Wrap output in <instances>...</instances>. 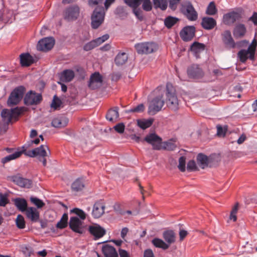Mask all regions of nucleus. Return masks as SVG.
Returning <instances> with one entry per match:
<instances>
[{
    "label": "nucleus",
    "mask_w": 257,
    "mask_h": 257,
    "mask_svg": "<svg viewBox=\"0 0 257 257\" xmlns=\"http://www.w3.org/2000/svg\"><path fill=\"white\" fill-rule=\"evenodd\" d=\"M21 251L26 256H30L34 252L33 248L28 245H23L21 247Z\"/></svg>",
    "instance_id": "a18cd8bd"
},
{
    "label": "nucleus",
    "mask_w": 257,
    "mask_h": 257,
    "mask_svg": "<svg viewBox=\"0 0 257 257\" xmlns=\"http://www.w3.org/2000/svg\"><path fill=\"white\" fill-rule=\"evenodd\" d=\"M79 13V8L78 6L70 7L67 8L64 12V19L67 21L75 20L78 17Z\"/></svg>",
    "instance_id": "f8f14e48"
},
{
    "label": "nucleus",
    "mask_w": 257,
    "mask_h": 257,
    "mask_svg": "<svg viewBox=\"0 0 257 257\" xmlns=\"http://www.w3.org/2000/svg\"><path fill=\"white\" fill-rule=\"evenodd\" d=\"M12 179L13 182L20 187L30 188L32 186V182L30 179L24 178L19 176H14Z\"/></svg>",
    "instance_id": "412c9836"
},
{
    "label": "nucleus",
    "mask_w": 257,
    "mask_h": 257,
    "mask_svg": "<svg viewBox=\"0 0 257 257\" xmlns=\"http://www.w3.org/2000/svg\"><path fill=\"white\" fill-rule=\"evenodd\" d=\"M153 244L156 247L161 248L164 250L169 248V245L165 242L162 239L155 238L152 241Z\"/></svg>",
    "instance_id": "4c0bfd02"
},
{
    "label": "nucleus",
    "mask_w": 257,
    "mask_h": 257,
    "mask_svg": "<svg viewBox=\"0 0 257 257\" xmlns=\"http://www.w3.org/2000/svg\"><path fill=\"white\" fill-rule=\"evenodd\" d=\"M14 204L19 210L26 211L28 208L27 202L24 198H17L14 200Z\"/></svg>",
    "instance_id": "bb28decb"
},
{
    "label": "nucleus",
    "mask_w": 257,
    "mask_h": 257,
    "mask_svg": "<svg viewBox=\"0 0 257 257\" xmlns=\"http://www.w3.org/2000/svg\"><path fill=\"white\" fill-rule=\"evenodd\" d=\"M181 0H170L169 7L172 10H175L177 8V5Z\"/></svg>",
    "instance_id": "338daca9"
},
{
    "label": "nucleus",
    "mask_w": 257,
    "mask_h": 257,
    "mask_svg": "<svg viewBox=\"0 0 257 257\" xmlns=\"http://www.w3.org/2000/svg\"><path fill=\"white\" fill-rule=\"evenodd\" d=\"M246 28L242 24H237L234 28V32H245Z\"/></svg>",
    "instance_id": "680f3d73"
},
{
    "label": "nucleus",
    "mask_w": 257,
    "mask_h": 257,
    "mask_svg": "<svg viewBox=\"0 0 257 257\" xmlns=\"http://www.w3.org/2000/svg\"><path fill=\"white\" fill-rule=\"evenodd\" d=\"M186 157L184 156L181 157L179 159V165L178 167L180 171L184 172L185 171L186 168Z\"/></svg>",
    "instance_id": "8fccbe9b"
},
{
    "label": "nucleus",
    "mask_w": 257,
    "mask_h": 257,
    "mask_svg": "<svg viewBox=\"0 0 257 257\" xmlns=\"http://www.w3.org/2000/svg\"><path fill=\"white\" fill-rule=\"evenodd\" d=\"M223 41L227 47H234L235 43L230 35V33H224L223 36Z\"/></svg>",
    "instance_id": "72a5a7b5"
},
{
    "label": "nucleus",
    "mask_w": 257,
    "mask_h": 257,
    "mask_svg": "<svg viewBox=\"0 0 257 257\" xmlns=\"http://www.w3.org/2000/svg\"><path fill=\"white\" fill-rule=\"evenodd\" d=\"M88 231L94 237L95 240L102 237L106 233V231L104 228L97 224L89 226Z\"/></svg>",
    "instance_id": "dca6fc26"
},
{
    "label": "nucleus",
    "mask_w": 257,
    "mask_h": 257,
    "mask_svg": "<svg viewBox=\"0 0 257 257\" xmlns=\"http://www.w3.org/2000/svg\"><path fill=\"white\" fill-rule=\"evenodd\" d=\"M180 21L178 18L173 17L172 16H169L167 17L164 21L165 26L168 28H172L174 25L177 24Z\"/></svg>",
    "instance_id": "ea45409f"
},
{
    "label": "nucleus",
    "mask_w": 257,
    "mask_h": 257,
    "mask_svg": "<svg viewBox=\"0 0 257 257\" xmlns=\"http://www.w3.org/2000/svg\"><path fill=\"white\" fill-rule=\"evenodd\" d=\"M102 81V76L99 73L95 72L90 76L88 86L92 89H96L101 86Z\"/></svg>",
    "instance_id": "a211bd4d"
},
{
    "label": "nucleus",
    "mask_w": 257,
    "mask_h": 257,
    "mask_svg": "<svg viewBox=\"0 0 257 257\" xmlns=\"http://www.w3.org/2000/svg\"><path fill=\"white\" fill-rule=\"evenodd\" d=\"M84 187L83 182L82 180L78 179L75 180L72 184V189L75 191L81 190Z\"/></svg>",
    "instance_id": "37998d69"
},
{
    "label": "nucleus",
    "mask_w": 257,
    "mask_h": 257,
    "mask_svg": "<svg viewBox=\"0 0 257 257\" xmlns=\"http://www.w3.org/2000/svg\"><path fill=\"white\" fill-rule=\"evenodd\" d=\"M144 257H154L153 251L151 249H146L144 251Z\"/></svg>",
    "instance_id": "774afa93"
},
{
    "label": "nucleus",
    "mask_w": 257,
    "mask_h": 257,
    "mask_svg": "<svg viewBox=\"0 0 257 257\" xmlns=\"http://www.w3.org/2000/svg\"><path fill=\"white\" fill-rule=\"evenodd\" d=\"M25 92V88L24 86H20L16 88L8 98V104L9 106L18 104L22 100Z\"/></svg>",
    "instance_id": "0eeeda50"
},
{
    "label": "nucleus",
    "mask_w": 257,
    "mask_h": 257,
    "mask_svg": "<svg viewBox=\"0 0 257 257\" xmlns=\"http://www.w3.org/2000/svg\"><path fill=\"white\" fill-rule=\"evenodd\" d=\"M124 2L130 7L136 9L141 4V0H124Z\"/></svg>",
    "instance_id": "de8ad7c7"
},
{
    "label": "nucleus",
    "mask_w": 257,
    "mask_h": 257,
    "mask_svg": "<svg viewBox=\"0 0 257 257\" xmlns=\"http://www.w3.org/2000/svg\"><path fill=\"white\" fill-rule=\"evenodd\" d=\"M21 113L22 109L18 107L11 109H4L1 112V116L4 123L9 124L13 119L17 120Z\"/></svg>",
    "instance_id": "39448f33"
},
{
    "label": "nucleus",
    "mask_w": 257,
    "mask_h": 257,
    "mask_svg": "<svg viewBox=\"0 0 257 257\" xmlns=\"http://www.w3.org/2000/svg\"><path fill=\"white\" fill-rule=\"evenodd\" d=\"M17 226L19 229H23L25 227V221L24 217L21 215H18L16 219Z\"/></svg>",
    "instance_id": "49530a36"
},
{
    "label": "nucleus",
    "mask_w": 257,
    "mask_h": 257,
    "mask_svg": "<svg viewBox=\"0 0 257 257\" xmlns=\"http://www.w3.org/2000/svg\"><path fill=\"white\" fill-rule=\"evenodd\" d=\"M30 200L35 205H36L38 208H41L45 205V203L42 200L39 199L38 198L31 197Z\"/></svg>",
    "instance_id": "09e8293b"
},
{
    "label": "nucleus",
    "mask_w": 257,
    "mask_h": 257,
    "mask_svg": "<svg viewBox=\"0 0 257 257\" xmlns=\"http://www.w3.org/2000/svg\"><path fill=\"white\" fill-rule=\"evenodd\" d=\"M74 77V72L70 69L63 71L61 76V79L65 82L71 81Z\"/></svg>",
    "instance_id": "2f4dec72"
},
{
    "label": "nucleus",
    "mask_w": 257,
    "mask_h": 257,
    "mask_svg": "<svg viewBox=\"0 0 257 257\" xmlns=\"http://www.w3.org/2000/svg\"><path fill=\"white\" fill-rule=\"evenodd\" d=\"M216 25V22L214 19L211 17H204L202 19L201 26L205 30H210Z\"/></svg>",
    "instance_id": "5701e85b"
},
{
    "label": "nucleus",
    "mask_w": 257,
    "mask_h": 257,
    "mask_svg": "<svg viewBox=\"0 0 257 257\" xmlns=\"http://www.w3.org/2000/svg\"><path fill=\"white\" fill-rule=\"evenodd\" d=\"M238 209V203H236L233 207L230 215V219L233 220V221H235L237 219L236 214L237 212Z\"/></svg>",
    "instance_id": "5fc2aeb1"
},
{
    "label": "nucleus",
    "mask_w": 257,
    "mask_h": 257,
    "mask_svg": "<svg viewBox=\"0 0 257 257\" xmlns=\"http://www.w3.org/2000/svg\"><path fill=\"white\" fill-rule=\"evenodd\" d=\"M118 108L117 107L110 109L106 114V118L110 121H115L119 117Z\"/></svg>",
    "instance_id": "c85d7f7f"
},
{
    "label": "nucleus",
    "mask_w": 257,
    "mask_h": 257,
    "mask_svg": "<svg viewBox=\"0 0 257 257\" xmlns=\"http://www.w3.org/2000/svg\"><path fill=\"white\" fill-rule=\"evenodd\" d=\"M187 169L189 172L194 171L197 170L195 162L194 160H190L187 165Z\"/></svg>",
    "instance_id": "6e6d98bb"
},
{
    "label": "nucleus",
    "mask_w": 257,
    "mask_h": 257,
    "mask_svg": "<svg viewBox=\"0 0 257 257\" xmlns=\"http://www.w3.org/2000/svg\"><path fill=\"white\" fill-rule=\"evenodd\" d=\"M104 204L100 201L96 202L93 205L92 215L95 218L100 217L104 213Z\"/></svg>",
    "instance_id": "aec40b11"
},
{
    "label": "nucleus",
    "mask_w": 257,
    "mask_h": 257,
    "mask_svg": "<svg viewBox=\"0 0 257 257\" xmlns=\"http://www.w3.org/2000/svg\"><path fill=\"white\" fill-rule=\"evenodd\" d=\"M61 104V100L57 97L56 95L54 96L53 100L52 101V103L51 104V107L54 108V109H56L58 107H60V106Z\"/></svg>",
    "instance_id": "4d7b16f0"
},
{
    "label": "nucleus",
    "mask_w": 257,
    "mask_h": 257,
    "mask_svg": "<svg viewBox=\"0 0 257 257\" xmlns=\"http://www.w3.org/2000/svg\"><path fill=\"white\" fill-rule=\"evenodd\" d=\"M22 66L28 67L34 62L33 57L29 53H23L20 56Z\"/></svg>",
    "instance_id": "b1692460"
},
{
    "label": "nucleus",
    "mask_w": 257,
    "mask_h": 257,
    "mask_svg": "<svg viewBox=\"0 0 257 257\" xmlns=\"http://www.w3.org/2000/svg\"><path fill=\"white\" fill-rule=\"evenodd\" d=\"M256 36L257 33H255L252 42L249 45L247 50L241 49L238 52V57L242 63H245L247 59L251 60H254L255 49L257 45Z\"/></svg>",
    "instance_id": "f03ea898"
},
{
    "label": "nucleus",
    "mask_w": 257,
    "mask_h": 257,
    "mask_svg": "<svg viewBox=\"0 0 257 257\" xmlns=\"http://www.w3.org/2000/svg\"><path fill=\"white\" fill-rule=\"evenodd\" d=\"M154 122L153 118L148 119H139L137 123L138 126L143 130H145L152 125Z\"/></svg>",
    "instance_id": "c9c22d12"
},
{
    "label": "nucleus",
    "mask_w": 257,
    "mask_h": 257,
    "mask_svg": "<svg viewBox=\"0 0 257 257\" xmlns=\"http://www.w3.org/2000/svg\"><path fill=\"white\" fill-rule=\"evenodd\" d=\"M68 214H63L60 221L58 222V223L56 225V228L60 229H62L66 228L68 226Z\"/></svg>",
    "instance_id": "e433bc0d"
},
{
    "label": "nucleus",
    "mask_w": 257,
    "mask_h": 257,
    "mask_svg": "<svg viewBox=\"0 0 257 257\" xmlns=\"http://www.w3.org/2000/svg\"><path fill=\"white\" fill-rule=\"evenodd\" d=\"M135 48L138 54H148L156 51L158 46L156 43L148 42L136 44Z\"/></svg>",
    "instance_id": "20e7f679"
},
{
    "label": "nucleus",
    "mask_w": 257,
    "mask_h": 257,
    "mask_svg": "<svg viewBox=\"0 0 257 257\" xmlns=\"http://www.w3.org/2000/svg\"><path fill=\"white\" fill-rule=\"evenodd\" d=\"M144 140L153 146L154 150H159L162 148V139L155 134L147 135Z\"/></svg>",
    "instance_id": "4468645a"
},
{
    "label": "nucleus",
    "mask_w": 257,
    "mask_h": 257,
    "mask_svg": "<svg viewBox=\"0 0 257 257\" xmlns=\"http://www.w3.org/2000/svg\"><path fill=\"white\" fill-rule=\"evenodd\" d=\"M196 28L194 26L184 27L180 32H195Z\"/></svg>",
    "instance_id": "0e129e2a"
},
{
    "label": "nucleus",
    "mask_w": 257,
    "mask_h": 257,
    "mask_svg": "<svg viewBox=\"0 0 257 257\" xmlns=\"http://www.w3.org/2000/svg\"><path fill=\"white\" fill-rule=\"evenodd\" d=\"M127 59V54L124 52H122L119 53L116 55L114 61L116 65H122L126 62Z\"/></svg>",
    "instance_id": "473e14b6"
},
{
    "label": "nucleus",
    "mask_w": 257,
    "mask_h": 257,
    "mask_svg": "<svg viewBox=\"0 0 257 257\" xmlns=\"http://www.w3.org/2000/svg\"><path fill=\"white\" fill-rule=\"evenodd\" d=\"M24 153L23 151H17L12 154L9 155L2 159V162L3 164L7 163L11 160L16 159L21 156V155Z\"/></svg>",
    "instance_id": "58836bf2"
},
{
    "label": "nucleus",
    "mask_w": 257,
    "mask_h": 257,
    "mask_svg": "<svg viewBox=\"0 0 257 257\" xmlns=\"http://www.w3.org/2000/svg\"><path fill=\"white\" fill-rule=\"evenodd\" d=\"M105 9L101 5L97 6L91 15V27L98 28L103 22L105 15Z\"/></svg>",
    "instance_id": "7ed1b4c3"
},
{
    "label": "nucleus",
    "mask_w": 257,
    "mask_h": 257,
    "mask_svg": "<svg viewBox=\"0 0 257 257\" xmlns=\"http://www.w3.org/2000/svg\"><path fill=\"white\" fill-rule=\"evenodd\" d=\"M47 150H48L50 153V151L47 146L41 145L39 147L36 148L32 150H26V149L24 150L23 152L24 154L26 156L30 157L39 156V158H44L48 156Z\"/></svg>",
    "instance_id": "6e6552de"
},
{
    "label": "nucleus",
    "mask_w": 257,
    "mask_h": 257,
    "mask_svg": "<svg viewBox=\"0 0 257 257\" xmlns=\"http://www.w3.org/2000/svg\"><path fill=\"white\" fill-rule=\"evenodd\" d=\"M163 236L167 243L170 244L175 242L176 236L173 230H167L163 232Z\"/></svg>",
    "instance_id": "c756f323"
},
{
    "label": "nucleus",
    "mask_w": 257,
    "mask_h": 257,
    "mask_svg": "<svg viewBox=\"0 0 257 257\" xmlns=\"http://www.w3.org/2000/svg\"><path fill=\"white\" fill-rule=\"evenodd\" d=\"M68 119L65 116H59L54 118L51 122L52 125L55 127H63L67 125Z\"/></svg>",
    "instance_id": "a878e982"
},
{
    "label": "nucleus",
    "mask_w": 257,
    "mask_h": 257,
    "mask_svg": "<svg viewBox=\"0 0 257 257\" xmlns=\"http://www.w3.org/2000/svg\"><path fill=\"white\" fill-rule=\"evenodd\" d=\"M142 2L143 3L142 8L144 10L149 12L152 10V6L150 0H141Z\"/></svg>",
    "instance_id": "864d4df0"
},
{
    "label": "nucleus",
    "mask_w": 257,
    "mask_h": 257,
    "mask_svg": "<svg viewBox=\"0 0 257 257\" xmlns=\"http://www.w3.org/2000/svg\"><path fill=\"white\" fill-rule=\"evenodd\" d=\"M27 217L32 221L36 222L39 219V213L35 208L29 207L26 211Z\"/></svg>",
    "instance_id": "cd10ccee"
},
{
    "label": "nucleus",
    "mask_w": 257,
    "mask_h": 257,
    "mask_svg": "<svg viewBox=\"0 0 257 257\" xmlns=\"http://www.w3.org/2000/svg\"><path fill=\"white\" fill-rule=\"evenodd\" d=\"M163 96L162 93H160L150 102L148 108V113L149 114L154 115L161 110L164 104Z\"/></svg>",
    "instance_id": "423d86ee"
},
{
    "label": "nucleus",
    "mask_w": 257,
    "mask_h": 257,
    "mask_svg": "<svg viewBox=\"0 0 257 257\" xmlns=\"http://www.w3.org/2000/svg\"><path fill=\"white\" fill-rule=\"evenodd\" d=\"M69 227L75 232L82 234L83 232V229L82 227V221L77 217L70 218Z\"/></svg>",
    "instance_id": "6ab92c4d"
},
{
    "label": "nucleus",
    "mask_w": 257,
    "mask_h": 257,
    "mask_svg": "<svg viewBox=\"0 0 257 257\" xmlns=\"http://www.w3.org/2000/svg\"><path fill=\"white\" fill-rule=\"evenodd\" d=\"M145 110V106L143 104H140L134 108L128 109L127 112L141 113Z\"/></svg>",
    "instance_id": "3c124183"
},
{
    "label": "nucleus",
    "mask_w": 257,
    "mask_h": 257,
    "mask_svg": "<svg viewBox=\"0 0 257 257\" xmlns=\"http://www.w3.org/2000/svg\"><path fill=\"white\" fill-rule=\"evenodd\" d=\"M126 9V7L118 6L116 8L114 14L120 19H124L127 16V12Z\"/></svg>",
    "instance_id": "f704fd0d"
},
{
    "label": "nucleus",
    "mask_w": 257,
    "mask_h": 257,
    "mask_svg": "<svg viewBox=\"0 0 257 257\" xmlns=\"http://www.w3.org/2000/svg\"><path fill=\"white\" fill-rule=\"evenodd\" d=\"M102 251L105 257H118L117 253L114 247L109 244L103 245Z\"/></svg>",
    "instance_id": "393cba45"
},
{
    "label": "nucleus",
    "mask_w": 257,
    "mask_h": 257,
    "mask_svg": "<svg viewBox=\"0 0 257 257\" xmlns=\"http://www.w3.org/2000/svg\"><path fill=\"white\" fill-rule=\"evenodd\" d=\"M180 37L185 42L191 41L195 36V33H180Z\"/></svg>",
    "instance_id": "603ef678"
},
{
    "label": "nucleus",
    "mask_w": 257,
    "mask_h": 257,
    "mask_svg": "<svg viewBox=\"0 0 257 257\" xmlns=\"http://www.w3.org/2000/svg\"><path fill=\"white\" fill-rule=\"evenodd\" d=\"M72 212L75 213L81 219L84 220L86 218V214L85 212L81 209L78 208H74L72 210Z\"/></svg>",
    "instance_id": "13d9d810"
},
{
    "label": "nucleus",
    "mask_w": 257,
    "mask_h": 257,
    "mask_svg": "<svg viewBox=\"0 0 257 257\" xmlns=\"http://www.w3.org/2000/svg\"><path fill=\"white\" fill-rule=\"evenodd\" d=\"M133 11L135 16L139 20L143 21L144 20V16L143 15V12L141 10L139 9H137V8H136L134 9Z\"/></svg>",
    "instance_id": "e2e57ef3"
},
{
    "label": "nucleus",
    "mask_w": 257,
    "mask_h": 257,
    "mask_svg": "<svg viewBox=\"0 0 257 257\" xmlns=\"http://www.w3.org/2000/svg\"><path fill=\"white\" fill-rule=\"evenodd\" d=\"M55 44V40L52 37H47L40 40L37 45L38 50L47 52L53 48Z\"/></svg>",
    "instance_id": "ddd939ff"
},
{
    "label": "nucleus",
    "mask_w": 257,
    "mask_h": 257,
    "mask_svg": "<svg viewBox=\"0 0 257 257\" xmlns=\"http://www.w3.org/2000/svg\"><path fill=\"white\" fill-rule=\"evenodd\" d=\"M114 130L119 134H122L124 132L125 125L123 123H119L113 127Z\"/></svg>",
    "instance_id": "bf43d9fd"
},
{
    "label": "nucleus",
    "mask_w": 257,
    "mask_h": 257,
    "mask_svg": "<svg viewBox=\"0 0 257 257\" xmlns=\"http://www.w3.org/2000/svg\"><path fill=\"white\" fill-rule=\"evenodd\" d=\"M187 75L190 78L200 79L203 76L204 73L198 65L193 64L188 68Z\"/></svg>",
    "instance_id": "2eb2a0df"
},
{
    "label": "nucleus",
    "mask_w": 257,
    "mask_h": 257,
    "mask_svg": "<svg viewBox=\"0 0 257 257\" xmlns=\"http://www.w3.org/2000/svg\"><path fill=\"white\" fill-rule=\"evenodd\" d=\"M109 38V35L105 34L101 37H99L95 40H93L90 42L86 44L83 47V49L86 51H90L97 46L100 45L105 41Z\"/></svg>",
    "instance_id": "f3484780"
},
{
    "label": "nucleus",
    "mask_w": 257,
    "mask_h": 257,
    "mask_svg": "<svg viewBox=\"0 0 257 257\" xmlns=\"http://www.w3.org/2000/svg\"><path fill=\"white\" fill-rule=\"evenodd\" d=\"M205 47L204 44L195 42L191 46L190 50L197 58H199L200 54L204 51Z\"/></svg>",
    "instance_id": "4be33fe9"
},
{
    "label": "nucleus",
    "mask_w": 257,
    "mask_h": 257,
    "mask_svg": "<svg viewBox=\"0 0 257 257\" xmlns=\"http://www.w3.org/2000/svg\"><path fill=\"white\" fill-rule=\"evenodd\" d=\"M166 103L168 107L174 111L179 108V101L176 94L175 88L171 83L166 85Z\"/></svg>",
    "instance_id": "f257e3e1"
},
{
    "label": "nucleus",
    "mask_w": 257,
    "mask_h": 257,
    "mask_svg": "<svg viewBox=\"0 0 257 257\" xmlns=\"http://www.w3.org/2000/svg\"><path fill=\"white\" fill-rule=\"evenodd\" d=\"M103 0H88V4L90 7L99 6L103 3Z\"/></svg>",
    "instance_id": "69168bd1"
},
{
    "label": "nucleus",
    "mask_w": 257,
    "mask_h": 257,
    "mask_svg": "<svg viewBox=\"0 0 257 257\" xmlns=\"http://www.w3.org/2000/svg\"><path fill=\"white\" fill-rule=\"evenodd\" d=\"M156 8H159L162 10H165L167 8L168 0H153Z\"/></svg>",
    "instance_id": "c03bdc74"
},
{
    "label": "nucleus",
    "mask_w": 257,
    "mask_h": 257,
    "mask_svg": "<svg viewBox=\"0 0 257 257\" xmlns=\"http://www.w3.org/2000/svg\"><path fill=\"white\" fill-rule=\"evenodd\" d=\"M181 13L190 21H195L198 19V15L191 3L183 6L181 9Z\"/></svg>",
    "instance_id": "1a4fd4ad"
},
{
    "label": "nucleus",
    "mask_w": 257,
    "mask_h": 257,
    "mask_svg": "<svg viewBox=\"0 0 257 257\" xmlns=\"http://www.w3.org/2000/svg\"><path fill=\"white\" fill-rule=\"evenodd\" d=\"M197 162L199 166L201 168L204 169L209 164V158L207 156L200 153L197 155Z\"/></svg>",
    "instance_id": "7c9ffc66"
},
{
    "label": "nucleus",
    "mask_w": 257,
    "mask_h": 257,
    "mask_svg": "<svg viewBox=\"0 0 257 257\" xmlns=\"http://www.w3.org/2000/svg\"><path fill=\"white\" fill-rule=\"evenodd\" d=\"M162 148L168 151H173L177 148L175 141L174 140H171L167 142H164L163 143Z\"/></svg>",
    "instance_id": "a19ab883"
},
{
    "label": "nucleus",
    "mask_w": 257,
    "mask_h": 257,
    "mask_svg": "<svg viewBox=\"0 0 257 257\" xmlns=\"http://www.w3.org/2000/svg\"><path fill=\"white\" fill-rule=\"evenodd\" d=\"M9 203L6 195L0 194V206H5Z\"/></svg>",
    "instance_id": "052dcab7"
},
{
    "label": "nucleus",
    "mask_w": 257,
    "mask_h": 257,
    "mask_svg": "<svg viewBox=\"0 0 257 257\" xmlns=\"http://www.w3.org/2000/svg\"><path fill=\"white\" fill-rule=\"evenodd\" d=\"M217 13V9L215 3L213 1L210 2L207 7L206 14L208 15L212 16L216 14Z\"/></svg>",
    "instance_id": "79ce46f5"
},
{
    "label": "nucleus",
    "mask_w": 257,
    "mask_h": 257,
    "mask_svg": "<svg viewBox=\"0 0 257 257\" xmlns=\"http://www.w3.org/2000/svg\"><path fill=\"white\" fill-rule=\"evenodd\" d=\"M242 18L240 12L231 11L225 14L222 18V23L227 26H232L237 21Z\"/></svg>",
    "instance_id": "9d476101"
},
{
    "label": "nucleus",
    "mask_w": 257,
    "mask_h": 257,
    "mask_svg": "<svg viewBox=\"0 0 257 257\" xmlns=\"http://www.w3.org/2000/svg\"><path fill=\"white\" fill-rule=\"evenodd\" d=\"M24 100L27 105H37L42 100V96L40 93L30 91L26 94Z\"/></svg>",
    "instance_id": "9b49d317"
}]
</instances>
